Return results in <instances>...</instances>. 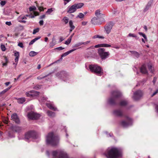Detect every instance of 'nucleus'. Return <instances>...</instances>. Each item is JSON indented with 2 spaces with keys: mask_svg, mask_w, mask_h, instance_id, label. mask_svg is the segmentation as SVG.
<instances>
[{
  "mask_svg": "<svg viewBox=\"0 0 158 158\" xmlns=\"http://www.w3.org/2000/svg\"><path fill=\"white\" fill-rule=\"evenodd\" d=\"M37 137L36 133L34 131H30L25 134V140L28 142V139L32 138L33 139H36Z\"/></svg>",
  "mask_w": 158,
  "mask_h": 158,
  "instance_id": "8",
  "label": "nucleus"
},
{
  "mask_svg": "<svg viewBox=\"0 0 158 158\" xmlns=\"http://www.w3.org/2000/svg\"><path fill=\"white\" fill-rule=\"evenodd\" d=\"M35 3L36 4V6L38 7V9L40 10L43 11L44 10L43 9V8L42 7L39 6L36 2H35Z\"/></svg>",
  "mask_w": 158,
  "mask_h": 158,
  "instance_id": "47",
  "label": "nucleus"
},
{
  "mask_svg": "<svg viewBox=\"0 0 158 158\" xmlns=\"http://www.w3.org/2000/svg\"><path fill=\"white\" fill-rule=\"evenodd\" d=\"M105 133L107 135V137H111L112 135L109 133H108L107 132H105Z\"/></svg>",
  "mask_w": 158,
  "mask_h": 158,
  "instance_id": "63",
  "label": "nucleus"
},
{
  "mask_svg": "<svg viewBox=\"0 0 158 158\" xmlns=\"http://www.w3.org/2000/svg\"><path fill=\"white\" fill-rule=\"evenodd\" d=\"M113 114L118 117L124 116L125 118V120H122L121 122V125L124 127H127L131 126L132 124V119L126 115L123 111L120 109H116L113 111Z\"/></svg>",
  "mask_w": 158,
  "mask_h": 158,
  "instance_id": "1",
  "label": "nucleus"
},
{
  "mask_svg": "<svg viewBox=\"0 0 158 158\" xmlns=\"http://www.w3.org/2000/svg\"><path fill=\"white\" fill-rule=\"evenodd\" d=\"M25 101V98H19L18 100V102L19 103L22 104Z\"/></svg>",
  "mask_w": 158,
  "mask_h": 158,
  "instance_id": "28",
  "label": "nucleus"
},
{
  "mask_svg": "<svg viewBox=\"0 0 158 158\" xmlns=\"http://www.w3.org/2000/svg\"><path fill=\"white\" fill-rule=\"evenodd\" d=\"M18 45L21 48H23L24 47L23 44L22 42L19 43L18 44Z\"/></svg>",
  "mask_w": 158,
  "mask_h": 158,
  "instance_id": "51",
  "label": "nucleus"
},
{
  "mask_svg": "<svg viewBox=\"0 0 158 158\" xmlns=\"http://www.w3.org/2000/svg\"><path fill=\"white\" fill-rule=\"evenodd\" d=\"M47 99V97H42L39 98V101L41 102H44L46 101Z\"/></svg>",
  "mask_w": 158,
  "mask_h": 158,
  "instance_id": "32",
  "label": "nucleus"
},
{
  "mask_svg": "<svg viewBox=\"0 0 158 158\" xmlns=\"http://www.w3.org/2000/svg\"><path fill=\"white\" fill-rule=\"evenodd\" d=\"M153 1L152 0H150L148 2V3L146 6L145 7L143 11L144 12L147 11L148 10H149L152 4Z\"/></svg>",
  "mask_w": 158,
  "mask_h": 158,
  "instance_id": "19",
  "label": "nucleus"
},
{
  "mask_svg": "<svg viewBox=\"0 0 158 158\" xmlns=\"http://www.w3.org/2000/svg\"><path fill=\"white\" fill-rule=\"evenodd\" d=\"M52 155L53 158H69L66 152L61 149L53 151Z\"/></svg>",
  "mask_w": 158,
  "mask_h": 158,
  "instance_id": "5",
  "label": "nucleus"
},
{
  "mask_svg": "<svg viewBox=\"0 0 158 158\" xmlns=\"http://www.w3.org/2000/svg\"><path fill=\"white\" fill-rule=\"evenodd\" d=\"M134 35V34L130 33L128 34V36L130 37H133Z\"/></svg>",
  "mask_w": 158,
  "mask_h": 158,
  "instance_id": "64",
  "label": "nucleus"
},
{
  "mask_svg": "<svg viewBox=\"0 0 158 158\" xmlns=\"http://www.w3.org/2000/svg\"><path fill=\"white\" fill-rule=\"evenodd\" d=\"M3 57L4 58V60H5V62L3 63L2 64V65L3 66H6L7 63L8 62V60L7 57L6 56H4Z\"/></svg>",
  "mask_w": 158,
  "mask_h": 158,
  "instance_id": "36",
  "label": "nucleus"
},
{
  "mask_svg": "<svg viewBox=\"0 0 158 158\" xmlns=\"http://www.w3.org/2000/svg\"><path fill=\"white\" fill-rule=\"evenodd\" d=\"M21 130V128L19 127L10 126V131L12 130L14 132H19Z\"/></svg>",
  "mask_w": 158,
  "mask_h": 158,
  "instance_id": "18",
  "label": "nucleus"
},
{
  "mask_svg": "<svg viewBox=\"0 0 158 158\" xmlns=\"http://www.w3.org/2000/svg\"><path fill=\"white\" fill-rule=\"evenodd\" d=\"M154 105L155 106V111L158 115V104L155 103Z\"/></svg>",
  "mask_w": 158,
  "mask_h": 158,
  "instance_id": "46",
  "label": "nucleus"
},
{
  "mask_svg": "<svg viewBox=\"0 0 158 158\" xmlns=\"http://www.w3.org/2000/svg\"><path fill=\"white\" fill-rule=\"evenodd\" d=\"M64 48H63L62 47H60L56 48V49H58L59 51H60L64 49Z\"/></svg>",
  "mask_w": 158,
  "mask_h": 158,
  "instance_id": "55",
  "label": "nucleus"
},
{
  "mask_svg": "<svg viewBox=\"0 0 158 158\" xmlns=\"http://www.w3.org/2000/svg\"><path fill=\"white\" fill-rule=\"evenodd\" d=\"M33 93H34L35 94V95H37L39 94V92L37 91H33Z\"/></svg>",
  "mask_w": 158,
  "mask_h": 158,
  "instance_id": "62",
  "label": "nucleus"
},
{
  "mask_svg": "<svg viewBox=\"0 0 158 158\" xmlns=\"http://www.w3.org/2000/svg\"><path fill=\"white\" fill-rule=\"evenodd\" d=\"M19 19H21V20L19 21V22H20L25 23L26 21H25L26 19H27L26 17L25 16H24L23 17H20L19 18Z\"/></svg>",
  "mask_w": 158,
  "mask_h": 158,
  "instance_id": "30",
  "label": "nucleus"
},
{
  "mask_svg": "<svg viewBox=\"0 0 158 158\" xmlns=\"http://www.w3.org/2000/svg\"><path fill=\"white\" fill-rule=\"evenodd\" d=\"M38 54L37 52H36L34 51H31L29 53V55L30 56H36V55Z\"/></svg>",
  "mask_w": 158,
  "mask_h": 158,
  "instance_id": "31",
  "label": "nucleus"
},
{
  "mask_svg": "<svg viewBox=\"0 0 158 158\" xmlns=\"http://www.w3.org/2000/svg\"><path fill=\"white\" fill-rule=\"evenodd\" d=\"M40 25L42 26L44 24V21L43 20H41L39 22Z\"/></svg>",
  "mask_w": 158,
  "mask_h": 158,
  "instance_id": "59",
  "label": "nucleus"
},
{
  "mask_svg": "<svg viewBox=\"0 0 158 158\" xmlns=\"http://www.w3.org/2000/svg\"><path fill=\"white\" fill-rule=\"evenodd\" d=\"M71 40L70 38H69L68 39L65 41L64 44L67 45H69L71 42Z\"/></svg>",
  "mask_w": 158,
  "mask_h": 158,
  "instance_id": "41",
  "label": "nucleus"
},
{
  "mask_svg": "<svg viewBox=\"0 0 158 158\" xmlns=\"http://www.w3.org/2000/svg\"><path fill=\"white\" fill-rule=\"evenodd\" d=\"M41 38V36H38L35 39H33L29 43V45H31L34 44V43L38 40L40 39Z\"/></svg>",
  "mask_w": 158,
  "mask_h": 158,
  "instance_id": "26",
  "label": "nucleus"
},
{
  "mask_svg": "<svg viewBox=\"0 0 158 158\" xmlns=\"http://www.w3.org/2000/svg\"><path fill=\"white\" fill-rule=\"evenodd\" d=\"M102 47H111V45L110 44H102Z\"/></svg>",
  "mask_w": 158,
  "mask_h": 158,
  "instance_id": "45",
  "label": "nucleus"
},
{
  "mask_svg": "<svg viewBox=\"0 0 158 158\" xmlns=\"http://www.w3.org/2000/svg\"><path fill=\"white\" fill-rule=\"evenodd\" d=\"M90 41H87L85 42H82V44H84V45H86L87 44L89 43L90 42Z\"/></svg>",
  "mask_w": 158,
  "mask_h": 158,
  "instance_id": "56",
  "label": "nucleus"
},
{
  "mask_svg": "<svg viewBox=\"0 0 158 158\" xmlns=\"http://www.w3.org/2000/svg\"><path fill=\"white\" fill-rule=\"evenodd\" d=\"M36 7L34 6H33L31 7L30 6L29 8V10L30 11L35 10H36Z\"/></svg>",
  "mask_w": 158,
  "mask_h": 158,
  "instance_id": "40",
  "label": "nucleus"
},
{
  "mask_svg": "<svg viewBox=\"0 0 158 158\" xmlns=\"http://www.w3.org/2000/svg\"><path fill=\"white\" fill-rule=\"evenodd\" d=\"M128 102L127 101L123 100L120 102L119 105L121 106H125L128 104Z\"/></svg>",
  "mask_w": 158,
  "mask_h": 158,
  "instance_id": "27",
  "label": "nucleus"
},
{
  "mask_svg": "<svg viewBox=\"0 0 158 158\" xmlns=\"http://www.w3.org/2000/svg\"><path fill=\"white\" fill-rule=\"evenodd\" d=\"M82 45V42H79L75 44L73 46V47H78L81 45Z\"/></svg>",
  "mask_w": 158,
  "mask_h": 158,
  "instance_id": "44",
  "label": "nucleus"
},
{
  "mask_svg": "<svg viewBox=\"0 0 158 158\" xmlns=\"http://www.w3.org/2000/svg\"><path fill=\"white\" fill-rule=\"evenodd\" d=\"M8 119L9 118L7 117H2V121L4 125L1 123L0 125V128H2V127L5 126L6 127V130H9L10 128V126L8 124Z\"/></svg>",
  "mask_w": 158,
  "mask_h": 158,
  "instance_id": "12",
  "label": "nucleus"
},
{
  "mask_svg": "<svg viewBox=\"0 0 158 158\" xmlns=\"http://www.w3.org/2000/svg\"><path fill=\"white\" fill-rule=\"evenodd\" d=\"M95 15L96 17L99 18H103V17L104 16V14L101 13L100 10H98L96 11Z\"/></svg>",
  "mask_w": 158,
  "mask_h": 158,
  "instance_id": "21",
  "label": "nucleus"
},
{
  "mask_svg": "<svg viewBox=\"0 0 158 158\" xmlns=\"http://www.w3.org/2000/svg\"><path fill=\"white\" fill-rule=\"evenodd\" d=\"M47 113L48 115L51 117H54L55 116V113L51 111L48 110Z\"/></svg>",
  "mask_w": 158,
  "mask_h": 158,
  "instance_id": "24",
  "label": "nucleus"
},
{
  "mask_svg": "<svg viewBox=\"0 0 158 158\" xmlns=\"http://www.w3.org/2000/svg\"><path fill=\"white\" fill-rule=\"evenodd\" d=\"M97 38L103 39L104 38V37L103 36H100L99 35H96L93 37V39H96Z\"/></svg>",
  "mask_w": 158,
  "mask_h": 158,
  "instance_id": "35",
  "label": "nucleus"
},
{
  "mask_svg": "<svg viewBox=\"0 0 158 158\" xmlns=\"http://www.w3.org/2000/svg\"><path fill=\"white\" fill-rule=\"evenodd\" d=\"M70 53L69 52V51L67 52H65L64 53H63L61 55V57H62L65 56H67V55H68L69 54H70Z\"/></svg>",
  "mask_w": 158,
  "mask_h": 158,
  "instance_id": "42",
  "label": "nucleus"
},
{
  "mask_svg": "<svg viewBox=\"0 0 158 158\" xmlns=\"http://www.w3.org/2000/svg\"><path fill=\"white\" fill-rule=\"evenodd\" d=\"M11 118L16 123L19 124L20 123V120L17 114L15 113L12 114Z\"/></svg>",
  "mask_w": 158,
  "mask_h": 158,
  "instance_id": "16",
  "label": "nucleus"
},
{
  "mask_svg": "<svg viewBox=\"0 0 158 158\" xmlns=\"http://www.w3.org/2000/svg\"><path fill=\"white\" fill-rule=\"evenodd\" d=\"M130 52H131L132 54L134 55L135 57L137 58H138L139 57V53L135 51H130Z\"/></svg>",
  "mask_w": 158,
  "mask_h": 158,
  "instance_id": "29",
  "label": "nucleus"
},
{
  "mask_svg": "<svg viewBox=\"0 0 158 158\" xmlns=\"http://www.w3.org/2000/svg\"><path fill=\"white\" fill-rule=\"evenodd\" d=\"M157 80V78L156 77H154L153 78V80L152 82L153 83V84L154 85Z\"/></svg>",
  "mask_w": 158,
  "mask_h": 158,
  "instance_id": "57",
  "label": "nucleus"
},
{
  "mask_svg": "<svg viewBox=\"0 0 158 158\" xmlns=\"http://www.w3.org/2000/svg\"><path fill=\"white\" fill-rule=\"evenodd\" d=\"M105 21L103 18H99L94 17L93 18L91 21V23L94 25H100L102 24V22Z\"/></svg>",
  "mask_w": 158,
  "mask_h": 158,
  "instance_id": "9",
  "label": "nucleus"
},
{
  "mask_svg": "<svg viewBox=\"0 0 158 158\" xmlns=\"http://www.w3.org/2000/svg\"><path fill=\"white\" fill-rule=\"evenodd\" d=\"M157 93H158V89L156 90L153 93L151 96L152 97H153Z\"/></svg>",
  "mask_w": 158,
  "mask_h": 158,
  "instance_id": "54",
  "label": "nucleus"
},
{
  "mask_svg": "<svg viewBox=\"0 0 158 158\" xmlns=\"http://www.w3.org/2000/svg\"><path fill=\"white\" fill-rule=\"evenodd\" d=\"M100 47H102V44H98L96 45L94 47L95 48H98Z\"/></svg>",
  "mask_w": 158,
  "mask_h": 158,
  "instance_id": "58",
  "label": "nucleus"
},
{
  "mask_svg": "<svg viewBox=\"0 0 158 158\" xmlns=\"http://www.w3.org/2000/svg\"><path fill=\"white\" fill-rule=\"evenodd\" d=\"M49 74H48L47 75H45V76L42 77L41 75L40 76L37 77V79L38 80H41L44 78H46L48 76Z\"/></svg>",
  "mask_w": 158,
  "mask_h": 158,
  "instance_id": "38",
  "label": "nucleus"
},
{
  "mask_svg": "<svg viewBox=\"0 0 158 158\" xmlns=\"http://www.w3.org/2000/svg\"><path fill=\"white\" fill-rule=\"evenodd\" d=\"M28 118L31 119H37L40 116V114L31 111L27 114Z\"/></svg>",
  "mask_w": 158,
  "mask_h": 158,
  "instance_id": "11",
  "label": "nucleus"
},
{
  "mask_svg": "<svg viewBox=\"0 0 158 158\" xmlns=\"http://www.w3.org/2000/svg\"><path fill=\"white\" fill-rule=\"evenodd\" d=\"M121 150L119 148L114 147L108 149L105 153L108 158H118L121 156Z\"/></svg>",
  "mask_w": 158,
  "mask_h": 158,
  "instance_id": "3",
  "label": "nucleus"
},
{
  "mask_svg": "<svg viewBox=\"0 0 158 158\" xmlns=\"http://www.w3.org/2000/svg\"><path fill=\"white\" fill-rule=\"evenodd\" d=\"M98 53L102 60H105L109 57L110 55L109 52H105L104 48H99Z\"/></svg>",
  "mask_w": 158,
  "mask_h": 158,
  "instance_id": "7",
  "label": "nucleus"
},
{
  "mask_svg": "<svg viewBox=\"0 0 158 158\" xmlns=\"http://www.w3.org/2000/svg\"><path fill=\"white\" fill-rule=\"evenodd\" d=\"M14 55L15 57V63H13V64L14 65L15 67H16L19 57V53L16 51H14Z\"/></svg>",
  "mask_w": 158,
  "mask_h": 158,
  "instance_id": "15",
  "label": "nucleus"
},
{
  "mask_svg": "<svg viewBox=\"0 0 158 158\" xmlns=\"http://www.w3.org/2000/svg\"><path fill=\"white\" fill-rule=\"evenodd\" d=\"M121 94L119 91H115L112 92L111 96L107 101L108 103L111 106L117 105L118 103L117 99L121 96Z\"/></svg>",
  "mask_w": 158,
  "mask_h": 158,
  "instance_id": "4",
  "label": "nucleus"
},
{
  "mask_svg": "<svg viewBox=\"0 0 158 158\" xmlns=\"http://www.w3.org/2000/svg\"><path fill=\"white\" fill-rule=\"evenodd\" d=\"M40 87H41V86L40 85H37L35 86L34 87V88L35 89L38 90V89H40Z\"/></svg>",
  "mask_w": 158,
  "mask_h": 158,
  "instance_id": "53",
  "label": "nucleus"
},
{
  "mask_svg": "<svg viewBox=\"0 0 158 158\" xmlns=\"http://www.w3.org/2000/svg\"><path fill=\"white\" fill-rule=\"evenodd\" d=\"M56 75L57 77L62 79H64L65 77H66L67 76L66 72L64 71L58 72Z\"/></svg>",
  "mask_w": 158,
  "mask_h": 158,
  "instance_id": "13",
  "label": "nucleus"
},
{
  "mask_svg": "<svg viewBox=\"0 0 158 158\" xmlns=\"http://www.w3.org/2000/svg\"><path fill=\"white\" fill-rule=\"evenodd\" d=\"M73 5L77 10V9H79L81 8L84 6V4L83 3H75Z\"/></svg>",
  "mask_w": 158,
  "mask_h": 158,
  "instance_id": "22",
  "label": "nucleus"
},
{
  "mask_svg": "<svg viewBox=\"0 0 158 158\" xmlns=\"http://www.w3.org/2000/svg\"><path fill=\"white\" fill-rule=\"evenodd\" d=\"M39 30L40 29L39 28H36L34 29L32 33L33 34H36V33L39 31Z\"/></svg>",
  "mask_w": 158,
  "mask_h": 158,
  "instance_id": "49",
  "label": "nucleus"
},
{
  "mask_svg": "<svg viewBox=\"0 0 158 158\" xmlns=\"http://www.w3.org/2000/svg\"><path fill=\"white\" fill-rule=\"evenodd\" d=\"M26 94L27 97H30L31 96H32L33 95V94H31V92H26Z\"/></svg>",
  "mask_w": 158,
  "mask_h": 158,
  "instance_id": "52",
  "label": "nucleus"
},
{
  "mask_svg": "<svg viewBox=\"0 0 158 158\" xmlns=\"http://www.w3.org/2000/svg\"><path fill=\"white\" fill-rule=\"evenodd\" d=\"M84 15L83 13H79V15H78L77 16L76 18H78L80 19H82L84 18Z\"/></svg>",
  "mask_w": 158,
  "mask_h": 158,
  "instance_id": "39",
  "label": "nucleus"
},
{
  "mask_svg": "<svg viewBox=\"0 0 158 158\" xmlns=\"http://www.w3.org/2000/svg\"><path fill=\"white\" fill-rule=\"evenodd\" d=\"M113 26V23L112 22H110L107 24L105 27L104 29L107 34H109Z\"/></svg>",
  "mask_w": 158,
  "mask_h": 158,
  "instance_id": "14",
  "label": "nucleus"
},
{
  "mask_svg": "<svg viewBox=\"0 0 158 158\" xmlns=\"http://www.w3.org/2000/svg\"><path fill=\"white\" fill-rule=\"evenodd\" d=\"M143 95V93L142 91L141 90H138L134 93L133 98L135 100H138L142 97Z\"/></svg>",
  "mask_w": 158,
  "mask_h": 158,
  "instance_id": "10",
  "label": "nucleus"
},
{
  "mask_svg": "<svg viewBox=\"0 0 158 158\" xmlns=\"http://www.w3.org/2000/svg\"><path fill=\"white\" fill-rule=\"evenodd\" d=\"M62 20L64 21L65 23L66 24L68 23L69 19L68 17H64L63 18Z\"/></svg>",
  "mask_w": 158,
  "mask_h": 158,
  "instance_id": "37",
  "label": "nucleus"
},
{
  "mask_svg": "<svg viewBox=\"0 0 158 158\" xmlns=\"http://www.w3.org/2000/svg\"><path fill=\"white\" fill-rule=\"evenodd\" d=\"M60 139L58 136L54 135L53 132L49 133L46 136V142L47 144L55 146L59 143Z\"/></svg>",
  "mask_w": 158,
  "mask_h": 158,
  "instance_id": "2",
  "label": "nucleus"
},
{
  "mask_svg": "<svg viewBox=\"0 0 158 158\" xmlns=\"http://www.w3.org/2000/svg\"><path fill=\"white\" fill-rule=\"evenodd\" d=\"M1 48L2 51H5L6 50V48L4 45L1 44Z\"/></svg>",
  "mask_w": 158,
  "mask_h": 158,
  "instance_id": "48",
  "label": "nucleus"
},
{
  "mask_svg": "<svg viewBox=\"0 0 158 158\" xmlns=\"http://www.w3.org/2000/svg\"><path fill=\"white\" fill-rule=\"evenodd\" d=\"M138 34L141 36L143 37L144 38L145 40L146 41L147 40V38L146 35L143 33L142 32H139Z\"/></svg>",
  "mask_w": 158,
  "mask_h": 158,
  "instance_id": "34",
  "label": "nucleus"
},
{
  "mask_svg": "<svg viewBox=\"0 0 158 158\" xmlns=\"http://www.w3.org/2000/svg\"><path fill=\"white\" fill-rule=\"evenodd\" d=\"M6 3V2L5 1H2L0 2V4L2 6H3Z\"/></svg>",
  "mask_w": 158,
  "mask_h": 158,
  "instance_id": "50",
  "label": "nucleus"
},
{
  "mask_svg": "<svg viewBox=\"0 0 158 158\" xmlns=\"http://www.w3.org/2000/svg\"><path fill=\"white\" fill-rule=\"evenodd\" d=\"M148 69L150 71V72L152 73H154L155 72V69L154 67L152 65L148 64Z\"/></svg>",
  "mask_w": 158,
  "mask_h": 158,
  "instance_id": "25",
  "label": "nucleus"
},
{
  "mask_svg": "<svg viewBox=\"0 0 158 158\" xmlns=\"http://www.w3.org/2000/svg\"><path fill=\"white\" fill-rule=\"evenodd\" d=\"M45 17V15H43L41 16H40V19H42L44 18Z\"/></svg>",
  "mask_w": 158,
  "mask_h": 158,
  "instance_id": "61",
  "label": "nucleus"
},
{
  "mask_svg": "<svg viewBox=\"0 0 158 158\" xmlns=\"http://www.w3.org/2000/svg\"><path fill=\"white\" fill-rule=\"evenodd\" d=\"M64 40V39L62 37H60V40L59 41V43H60L62 42Z\"/></svg>",
  "mask_w": 158,
  "mask_h": 158,
  "instance_id": "60",
  "label": "nucleus"
},
{
  "mask_svg": "<svg viewBox=\"0 0 158 158\" xmlns=\"http://www.w3.org/2000/svg\"><path fill=\"white\" fill-rule=\"evenodd\" d=\"M90 70L98 75H101L103 74V70L101 67L97 64H91L89 65Z\"/></svg>",
  "mask_w": 158,
  "mask_h": 158,
  "instance_id": "6",
  "label": "nucleus"
},
{
  "mask_svg": "<svg viewBox=\"0 0 158 158\" xmlns=\"http://www.w3.org/2000/svg\"><path fill=\"white\" fill-rule=\"evenodd\" d=\"M140 71L142 73L146 74L148 73L144 65L142 66L140 68Z\"/></svg>",
  "mask_w": 158,
  "mask_h": 158,
  "instance_id": "23",
  "label": "nucleus"
},
{
  "mask_svg": "<svg viewBox=\"0 0 158 158\" xmlns=\"http://www.w3.org/2000/svg\"><path fill=\"white\" fill-rule=\"evenodd\" d=\"M53 10L52 8H50L48 9L46 12V13L48 14H50L52 11Z\"/></svg>",
  "mask_w": 158,
  "mask_h": 158,
  "instance_id": "43",
  "label": "nucleus"
},
{
  "mask_svg": "<svg viewBox=\"0 0 158 158\" xmlns=\"http://www.w3.org/2000/svg\"><path fill=\"white\" fill-rule=\"evenodd\" d=\"M46 105L48 108L51 110L55 111L58 110L57 108L56 107H55L54 105L50 103H47Z\"/></svg>",
  "mask_w": 158,
  "mask_h": 158,
  "instance_id": "20",
  "label": "nucleus"
},
{
  "mask_svg": "<svg viewBox=\"0 0 158 158\" xmlns=\"http://www.w3.org/2000/svg\"><path fill=\"white\" fill-rule=\"evenodd\" d=\"M69 24L70 28H71L72 29H74L75 28V27L73 25V23L72 20L69 21Z\"/></svg>",
  "mask_w": 158,
  "mask_h": 158,
  "instance_id": "33",
  "label": "nucleus"
},
{
  "mask_svg": "<svg viewBox=\"0 0 158 158\" xmlns=\"http://www.w3.org/2000/svg\"><path fill=\"white\" fill-rule=\"evenodd\" d=\"M67 9V12L68 13H73L76 12L77 10L74 5H73L70 7L69 6Z\"/></svg>",
  "mask_w": 158,
  "mask_h": 158,
  "instance_id": "17",
  "label": "nucleus"
}]
</instances>
